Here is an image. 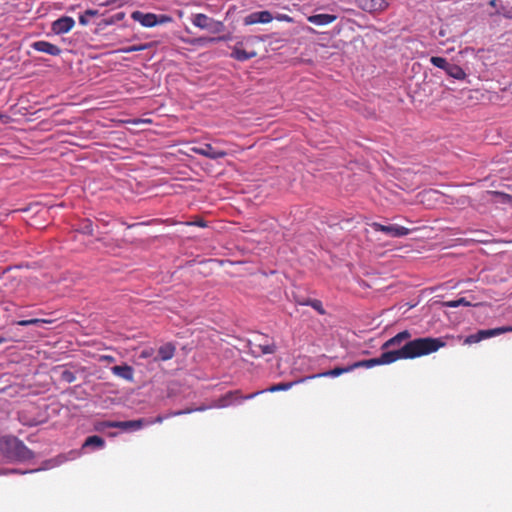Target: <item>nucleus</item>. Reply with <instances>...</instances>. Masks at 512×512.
<instances>
[{
  "label": "nucleus",
  "instance_id": "nucleus-1",
  "mask_svg": "<svg viewBox=\"0 0 512 512\" xmlns=\"http://www.w3.org/2000/svg\"><path fill=\"white\" fill-rule=\"evenodd\" d=\"M446 343L441 338L423 337L411 341L394 350L384 351L379 357L361 360L354 363L357 368H372L378 365H387L401 359H415L438 351Z\"/></svg>",
  "mask_w": 512,
  "mask_h": 512
},
{
  "label": "nucleus",
  "instance_id": "nucleus-2",
  "mask_svg": "<svg viewBox=\"0 0 512 512\" xmlns=\"http://www.w3.org/2000/svg\"><path fill=\"white\" fill-rule=\"evenodd\" d=\"M7 452L18 460H29L33 458V452L16 437H9L5 441Z\"/></svg>",
  "mask_w": 512,
  "mask_h": 512
},
{
  "label": "nucleus",
  "instance_id": "nucleus-3",
  "mask_svg": "<svg viewBox=\"0 0 512 512\" xmlns=\"http://www.w3.org/2000/svg\"><path fill=\"white\" fill-rule=\"evenodd\" d=\"M191 21L194 26L200 29H206L212 33H221L225 29L223 22L214 20L203 13L193 15Z\"/></svg>",
  "mask_w": 512,
  "mask_h": 512
},
{
  "label": "nucleus",
  "instance_id": "nucleus-4",
  "mask_svg": "<svg viewBox=\"0 0 512 512\" xmlns=\"http://www.w3.org/2000/svg\"><path fill=\"white\" fill-rule=\"evenodd\" d=\"M261 393H263V391H256L252 394L243 396L240 390L229 391L220 398H218L213 406L216 408H225L239 400L252 399Z\"/></svg>",
  "mask_w": 512,
  "mask_h": 512
},
{
  "label": "nucleus",
  "instance_id": "nucleus-5",
  "mask_svg": "<svg viewBox=\"0 0 512 512\" xmlns=\"http://www.w3.org/2000/svg\"><path fill=\"white\" fill-rule=\"evenodd\" d=\"M191 151L194 152L195 154H198V155H201V156L207 157L209 159H213V160L224 158L227 155L226 151L219 149L209 143H204L199 146H194L191 148Z\"/></svg>",
  "mask_w": 512,
  "mask_h": 512
},
{
  "label": "nucleus",
  "instance_id": "nucleus-6",
  "mask_svg": "<svg viewBox=\"0 0 512 512\" xmlns=\"http://www.w3.org/2000/svg\"><path fill=\"white\" fill-rule=\"evenodd\" d=\"M249 347L254 357H260L266 354H273L276 351V345L269 343L267 340L262 342L260 338H256L249 342Z\"/></svg>",
  "mask_w": 512,
  "mask_h": 512
},
{
  "label": "nucleus",
  "instance_id": "nucleus-7",
  "mask_svg": "<svg viewBox=\"0 0 512 512\" xmlns=\"http://www.w3.org/2000/svg\"><path fill=\"white\" fill-rule=\"evenodd\" d=\"M372 228L375 231L383 232V233H385L391 237H394V238L403 237L410 233V229H408L404 226L396 225V224L383 225V224L375 222L372 224Z\"/></svg>",
  "mask_w": 512,
  "mask_h": 512
},
{
  "label": "nucleus",
  "instance_id": "nucleus-8",
  "mask_svg": "<svg viewBox=\"0 0 512 512\" xmlns=\"http://www.w3.org/2000/svg\"><path fill=\"white\" fill-rule=\"evenodd\" d=\"M274 19V16L268 10L256 11L246 15L243 18V24L245 26L255 24H268Z\"/></svg>",
  "mask_w": 512,
  "mask_h": 512
},
{
  "label": "nucleus",
  "instance_id": "nucleus-9",
  "mask_svg": "<svg viewBox=\"0 0 512 512\" xmlns=\"http://www.w3.org/2000/svg\"><path fill=\"white\" fill-rule=\"evenodd\" d=\"M356 5L365 12L379 13L386 10L389 4L386 0H356Z\"/></svg>",
  "mask_w": 512,
  "mask_h": 512
},
{
  "label": "nucleus",
  "instance_id": "nucleus-10",
  "mask_svg": "<svg viewBox=\"0 0 512 512\" xmlns=\"http://www.w3.org/2000/svg\"><path fill=\"white\" fill-rule=\"evenodd\" d=\"M410 338L411 333L408 330L401 331L383 343L381 349L384 351L399 349L406 344H403V342L409 340Z\"/></svg>",
  "mask_w": 512,
  "mask_h": 512
},
{
  "label": "nucleus",
  "instance_id": "nucleus-11",
  "mask_svg": "<svg viewBox=\"0 0 512 512\" xmlns=\"http://www.w3.org/2000/svg\"><path fill=\"white\" fill-rule=\"evenodd\" d=\"M144 420H129V421H106L101 425L103 428H120L122 430H138L144 426Z\"/></svg>",
  "mask_w": 512,
  "mask_h": 512
},
{
  "label": "nucleus",
  "instance_id": "nucleus-12",
  "mask_svg": "<svg viewBox=\"0 0 512 512\" xmlns=\"http://www.w3.org/2000/svg\"><path fill=\"white\" fill-rule=\"evenodd\" d=\"M74 25L75 21L72 17L62 16L52 23L51 29L55 34L60 35L71 31Z\"/></svg>",
  "mask_w": 512,
  "mask_h": 512
},
{
  "label": "nucleus",
  "instance_id": "nucleus-13",
  "mask_svg": "<svg viewBox=\"0 0 512 512\" xmlns=\"http://www.w3.org/2000/svg\"><path fill=\"white\" fill-rule=\"evenodd\" d=\"M131 18L143 27L151 28L157 25L156 14L154 13H144L137 10L132 12Z\"/></svg>",
  "mask_w": 512,
  "mask_h": 512
},
{
  "label": "nucleus",
  "instance_id": "nucleus-14",
  "mask_svg": "<svg viewBox=\"0 0 512 512\" xmlns=\"http://www.w3.org/2000/svg\"><path fill=\"white\" fill-rule=\"evenodd\" d=\"M31 47L38 52L46 53L52 56H58L62 52L60 47L44 40L33 42Z\"/></svg>",
  "mask_w": 512,
  "mask_h": 512
},
{
  "label": "nucleus",
  "instance_id": "nucleus-15",
  "mask_svg": "<svg viewBox=\"0 0 512 512\" xmlns=\"http://www.w3.org/2000/svg\"><path fill=\"white\" fill-rule=\"evenodd\" d=\"M111 371L115 376H118L129 382L134 381V369L127 364L113 366Z\"/></svg>",
  "mask_w": 512,
  "mask_h": 512
},
{
  "label": "nucleus",
  "instance_id": "nucleus-16",
  "mask_svg": "<svg viewBox=\"0 0 512 512\" xmlns=\"http://www.w3.org/2000/svg\"><path fill=\"white\" fill-rule=\"evenodd\" d=\"M242 43H237L231 53V57L238 61H247L257 56V52L254 50L247 51L241 47Z\"/></svg>",
  "mask_w": 512,
  "mask_h": 512
},
{
  "label": "nucleus",
  "instance_id": "nucleus-17",
  "mask_svg": "<svg viewBox=\"0 0 512 512\" xmlns=\"http://www.w3.org/2000/svg\"><path fill=\"white\" fill-rule=\"evenodd\" d=\"M176 347L174 344L168 342L164 345L160 346L158 349V355L154 358V361H168L172 359L175 355Z\"/></svg>",
  "mask_w": 512,
  "mask_h": 512
},
{
  "label": "nucleus",
  "instance_id": "nucleus-18",
  "mask_svg": "<svg viewBox=\"0 0 512 512\" xmlns=\"http://www.w3.org/2000/svg\"><path fill=\"white\" fill-rule=\"evenodd\" d=\"M336 19L337 16L332 14H315L307 17L308 22L317 26L329 25Z\"/></svg>",
  "mask_w": 512,
  "mask_h": 512
},
{
  "label": "nucleus",
  "instance_id": "nucleus-19",
  "mask_svg": "<svg viewBox=\"0 0 512 512\" xmlns=\"http://www.w3.org/2000/svg\"><path fill=\"white\" fill-rule=\"evenodd\" d=\"M353 370H355L354 363L347 367H335L332 370L314 375L312 378H315V377H337L344 373L351 372Z\"/></svg>",
  "mask_w": 512,
  "mask_h": 512
},
{
  "label": "nucleus",
  "instance_id": "nucleus-20",
  "mask_svg": "<svg viewBox=\"0 0 512 512\" xmlns=\"http://www.w3.org/2000/svg\"><path fill=\"white\" fill-rule=\"evenodd\" d=\"M450 77L457 80H464L466 78L465 71L456 64H450L445 71Z\"/></svg>",
  "mask_w": 512,
  "mask_h": 512
},
{
  "label": "nucleus",
  "instance_id": "nucleus-21",
  "mask_svg": "<svg viewBox=\"0 0 512 512\" xmlns=\"http://www.w3.org/2000/svg\"><path fill=\"white\" fill-rule=\"evenodd\" d=\"M105 445V441L102 437L100 436H97V435H93V436H89L84 444H83V448H86V447H95V448H102L104 447Z\"/></svg>",
  "mask_w": 512,
  "mask_h": 512
},
{
  "label": "nucleus",
  "instance_id": "nucleus-22",
  "mask_svg": "<svg viewBox=\"0 0 512 512\" xmlns=\"http://www.w3.org/2000/svg\"><path fill=\"white\" fill-rule=\"evenodd\" d=\"M51 322H52L51 320H47V319L33 318V319H29V320H20L17 322V325H19V326H30V325L43 326L44 324H49Z\"/></svg>",
  "mask_w": 512,
  "mask_h": 512
},
{
  "label": "nucleus",
  "instance_id": "nucleus-23",
  "mask_svg": "<svg viewBox=\"0 0 512 512\" xmlns=\"http://www.w3.org/2000/svg\"><path fill=\"white\" fill-rule=\"evenodd\" d=\"M481 341L483 339H487L490 337L498 336L503 334V330H501V327L494 328V329H487V330H479L478 331Z\"/></svg>",
  "mask_w": 512,
  "mask_h": 512
},
{
  "label": "nucleus",
  "instance_id": "nucleus-24",
  "mask_svg": "<svg viewBox=\"0 0 512 512\" xmlns=\"http://www.w3.org/2000/svg\"><path fill=\"white\" fill-rule=\"evenodd\" d=\"M228 39H229L228 36L199 37V38H197L195 40V43L200 44V45H204V44H207V43H215V42H220V41H226Z\"/></svg>",
  "mask_w": 512,
  "mask_h": 512
},
{
  "label": "nucleus",
  "instance_id": "nucleus-25",
  "mask_svg": "<svg viewBox=\"0 0 512 512\" xmlns=\"http://www.w3.org/2000/svg\"><path fill=\"white\" fill-rule=\"evenodd\" d=\"M430 62L435 67H438L440 69H443L444 71L447 70V67L450 65V63L443 57L439 56H433L430 58Z\"/></svg>",
  "mask_w": 512,
  "mask_h": 512
},
{
  "label": "nucleus",
  "instance_id": "nucleus-26",
  "mask_svg": "<svg viewBox=\"0 0 512 512\" xmlns=\"http://www.w3.org/2000/svg\"><path fill=\"white\" fill-rule=\"evenodd\" d=\"M293 382H287V383H278V384H275V385H272L271 387L265 389V390H262L263 392H278V391H285V390H288L290 389L292 386H293Z\"/></svg>",
  "mask_w": 512,
  "mask_h": 512
},
{
  "label": "nucleus",
  "instance_id": "nucleus-27",
  "mask_svg": "<svg viewBox=\"0 0 512 512\" xmlns=\"http://www.w3.org/2000/svg\"><path fill=\"white\" fill-rule=\"evenodd\" d=\"M471 303L469 301L466 300V298H459L457 300H451V301H446L444 303V306L446 307H450V308H456V307H459V306H470Z\"/></svg>",
  "mask_w": 512,
  "mask_h": 512
},
{
  "label": "nucleus",
  "instance_id": "nucleus-28",
  "mask_svg": "<svg viewBox=\"0 0 512 512\" xmlns=\"http://www.w3.org/2000/svg\"><path fill=\"white\" fill-rule=\"evenodd\" d=\"M79 231L83 234L93 235V224L89 219H85L79 227Z\"/></svg>",
  "mask_w": 512,
  "mask_h": 512
},
{
  "label": "nucleus",
  "instance_id": "nucleus-29",
  "mask_svg": "<svg viewBox=\"0 0 512 512\" xmlns=\"http://www.w3.org/2000/svg\"><path fill=\"white\" fill-rule=\"evenodd\" d=\"M149 44H140V45H132L129 47L122 48L120 51L123 53H131V52H137V51H143L149 48Z\"/></svg>",
  "mask_w": 512,
  "mask_h": 512
},
{
  "label": "nucleus",
  "instance_id": "nucleus-30",
  "mask_svg": "<svg viewBox=\"0 0 512 512\" xmlns=\"http://www.w3.org/2000/svg\"><path fill=\"white\" fill-rule=\"evenodd\" d=\"M61 379L67 383H72L76 380L75 374L70 370H64L61 373Z\"/></svg>",
  "mask_w": 512,
  "mask_h": 512
},
{
  "label": "nucleus",
  "instance_id": "nucleus-31",
  "mask_svg": "<svg viewBox=\"0 0 512 512\" xmlns=\"http://www.w3.org/2000/svg\"><path fill=\"white\" fill-rule=\"evenodd\" d=\"M156 21H157V25H163V24L171 23L173 21V18L166 14H160V15L156 14Z\"/></svg>",
  "mask_w": 512,
  "mask_h": 512
},
{
  "label": "nucleus",
  "instance_id": "nucleus-32",
  "mask_svg": "<svg viewBox=\"0 0 512 512\" xmlns=\"http://www.w3.org/2000/svg\"><path fill=\"white\" fill-rule=\"evenodd\" d=\"M310 306L315 309L319 314L324 315L325 310L323 308L322 302L317 299L311 300Z\"/></svg>",
  "mask_w": 512,
  "mask_h": 512
},
{
  "label": "nucleus",
  "instance_id": "nucleus-33",
  "mask_svg": "<svg viewBox=\"0 0 512 512\" xmlns=\"http://www.w3.org/2000/svg\"><path fill=\"white\" fill-rule=\"evenodd\" d=\"M186 225L205 228V227H207V222L203 218L198 217L193 221L186 222Z\"/></svg>",
  "mask_w": 512,
  "mask_h": 512
},
{
  "label": "nucleus",
  "instance_id": "nucleus-34",
  "mask_svg": "<svg viewBox=\"0 0 512 512\" xmlns=\"http://www.w3.org/2000/svg\"><path fill=\"white\" fill-rule=\"evenodd\" d=\"M481 339H480V336H479V333H475V334H471L469 336H467L464 340V343L465 344H474V343H478L480 342Z\"/></svg>",
  "mask_w": 512,
  "mask_h": 512
},
{
  "label": "nucleus",
  "instance_id": "nucleus-35",
  "mask_svg": "<svg viewBox=\"0 0 512 512\" xmlns=\"http://www.w3.org/2000/svg\"><path fill=\"white\" fill-rule=\"evenodd\" d=\"M274 19L281 21V22H288V23H291L294 21L291 16H289L287 14H281V13H278L276 16H274Z\"/></svg>",
  "mask_w": 512,
  "mask_h": 512
},
{
  "label": "nucleus",
  "instance_id": "nucleus-36",
  "mask_svg": "<svg viewBox=\"0 0 512 512\" xmlns=\"http://www.w3.org/2000/svg\"><path fill=\"white\" fill-rule=\"evenodd\" d=\"M153 354H154L153 348H146L141 351L140 358L146 359V358L153 356Z\"/></svg>",
  "mask_w": 512,
  "mask_h": 512
},
{
  "label": "nucleus",
  "instance_id": "nucleus-37",
  "mask_svg": "<svg viewBox=\"0 0 512 512\" xmlns=\"http://www.w3.org/2000/svg\"><path fill=\"white\" fill-rule=\"evenodd\" d=\"M502 15L507 19H512V8L509 10H505Z\"/></svg>",
  "mask_w": 512,
  "mask_h": 512
},
{
  "label": "nucleus",
  "instance_id": "nucleus-38",
  "mask_svg": "<svg viewBox=\"0 0 512 512\" xmlns=\"http://www.w3.org/2000/svg\"><path fill=\"white\" fill-rule=\"evenodd\" d=\"M101 359L103 361H107V362H114L115 361V358L113 356H110V355H103L101 357Z\"/></svg>",
  "mask_w": 512,
  "mask_h": 512
},
{
  "label": "nucleus",
  "instance_id": "nucleus-39",
  "mask_svg": "<svg viewBox=\"0 0 512 512\" xmlns=\"http://www.w3.org/2000/svg\"><path fill=\"white\" fill-rule=\"evenodd\" d=\"M79 22H80L81 25H87V23H88L87 19L83 15H81L79 17Z\"/></svg>",
  "mask_w": 512,
  "mask_h": 512
},
{
  "label": "nucleus",
  "instance_id": "nucleus-40",
  "mask_svg": "<svg viewBox=\"0 0 512 512\" xmlns=\"http://www.w3.org/2000/svg\"><path fill=\"white\" fill-rule=\"evenodd\" d=\"M501 330H503V334L506 332H512V326H503L501 327Z\"/></svg>",
  "mask_w": 512,
  "mask_h": 512
},
{
  "label": "nucleus",
  "instance_id": "nucleus-41",
  "mask_svg": "<svg viewBox=\"0 0 512 512\" xmlns=\"http://www.w3.org/2000/svg\"><path fill=\"white\" fill-rule=\"evenodd\" d=\"M311 300L312 299H307V300H304V301H300L299 304L300 305H304V306H310Z\"/></svg>",
  "mask_w": 512,
  "mask_h": 512
},
{
  "label": "nucleus",
  "instance_id": "nucleus-42",
  "mask_svg": "<svg viewBox=\"0 0 512 512\" xmlns=\"http://www.w3.org/2000/svg\"><path fill=\"white\" fill-rule=\"evenodd\" d=\"M191 410H186V411H178V412H175L173 415H181V414H184V413H190Z\"/></svg>",
  "mask_w": 512,
  "mask_h": 512
},
{
  "label": "nucleus",
  "instance_id": "nucleus-43",
  "mask_svg": "<svg viewBox=\"0 0 512 512\" xmlns=\"http://www.w3.org/2000/svg\"><path fill=\"white\" fill-rule=\"evenodd\" d=\"M497 1H498V0H490V2H489L490 6H492V7H496V5H497Z\"/></svg>",
  "mask_w": 512,
  "mask_h": 512
},
{
  "label": "nucleus",
  "instance_id": "nucleus-44",
  "mask_svg": "<svg viewBox=\"0 0 512 512\" xmlns=\"http://www.w3.org/2000/svg\"><path fill=\"white\" fill-rule=\"evenodd\" d=\"M86 14L93 16V15H95V14H96V12H95V11H92V10H87V11H86Z\"/></svg>",
  "mask_w": 512,
  "mask_h": 512
},
{
  "label": "nucleus",
  "instance_id": "nucleus-45",
  "mask_svg": "<svg viewBox=\"0 0 512 512\" xmlns=\"http://www.w3.org/2000/svg\"><path fill=\"white\" fill-rule=\"evenodd\" d=\"M162 421H163V417L158 416V417L156 418V422L161 423Z\"/></svg>",
  "mask_w": 512,
  "mask_h": 512
},
{
  "label": "nucleus",
  "instance_id": "nucleus-46",
  "mask_svg": "<svg viewBox=\"0 0 512 512\" xmlns=\"http://www.w3.org/2000/svg\"><path fill=\"white\" fill-rule=\"evenodd\" d=\"M307 30H308V31H310V32H313V33H315V32H316V31H315L313 28H311V27H307Z\"/></svg>",
  "mask_w": 512,
  "mask_h": 512
},
{
  "label": "nucleus",
  "instance_id": "nucleus-47",
  "mask_svg": "<svg viewBox=\"0 0 512 512\" xmlns=\"http://www.w3.org/2000/svg\"><path fill=\"white\" fill-rule=\"evenodd\" d=\"M484 53H485L484 51H480V52H479V57L483 58V56H484L483 54H484Z\"/></svg>",
  "mask_w": 512,
  "mask_h": 512
},
{
  "label": "nucleus",
  "instance_id": "nucleus-48",
  "mask_svg": "<svg viewBox=\"0 0 512 512\" xmlns=\"http://www.w3.org/2000/svg\"><path fill=\"white\" fill-rule=\"evenodd\" d=\"M4 342V339L0 338V344Z\"/></svg>",
  "mask_w": 512,
  "mask_h": 512
},
{
  "label": "nucleus",
  "instance_id": "nucleus-49",
  "mask_svg": "<svg viewBox=\"0 0 512 512\" xmlns=\"http://www.w3.org/2000/svg\"><path fill=\"white\" fill-rule=\"evenodd\" d=\"M1 117H2V116L0 115V118H1Z\"/></svg>",
  "mask_w": 512,
  "mask_h": 512
}]
</instances>
